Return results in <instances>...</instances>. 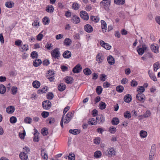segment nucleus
I'll return each mask as SVG.
<instances>
[{
  "label": "nucleus",
  "mask_w": 160,
  "mask_h": 160,
  "mask_svg": "<svg viewBox=\"0 0 160 160\" xmlns=\"http://www.w3.org/2000/svg\"><path fill=\"white\" fill-rule=\"evenodd\" d=\"M73 116V113L69 112L66 115L63 114L60 122V125L62 128L63 127V123H68Z\"/></svg>",
  "instance_id": "1"
},
{
  "label": "nucleus",
  "mask_w": 160,
  "mask_h": 160,
  "mask_svg": "<svg viewBox=\"0 0 160 160\" xmlns=\"http://www.w3.org/2000/svg\"><path fill=\"white\" fill-rule=\"evenodd\" d=\"M51 56L55 59H59L61 56L59 49L56 48L52 50L51 52Z\"/></svg>",
  "instance_id": "2"
},
{
  "label": "nucleus",
  "mask_w": 160,
  "mask_h": 160,
  "mask_svg": "<svg viewBox=\"0 0 160 160\" xmlns=\"http://www.w3.org/2000/svg\"><path fill=\"white\" fill-rule=\"evenodd\" d=\"M42 106L44 109H48L51 107V103L49 101H44L42 102Z\"/></svg>",
  "instance_id": "3"
},
{
  "label": "nucleus",
  "mask_w": 160,
  "mask_h": 160,
  "mask_svg": "<svg viewBox=\"0 0 160 160\" xmlns=\"http://www.w3.org/2000/svg\"><path fill=\"white\" fill-rule=\"evenodd\" d=\"M96 60L98 63H101L103 61L104 58L102 53H98L96 56Z\"/></svg>",
  "instance_id": "4"
},
{
  "label": "nucleus",
  "mask_w": 160,
  "mask_h": 160,
  "mask_svg": "<svg viewBox=\"0 0 160 160\" xmlns=\"http://www.w3.org/2000/svg\"><path fill=\"white\" fill-rule=\"evenodd\" d=\"M147 47L146 45L143 44L142 47L137 50V52L140 55H142L144 53L145 51L147 49Z\"/></svg>",
  "instance_id": "5"
},
{
  "label": "nucleus",
  "mask_w": 160,
  "mask_h": 160,
  "mask_svg": "<svg viewBox=\"0 0 160 160\" xmlns=\"http://www.w3.org/2000/svg\"><path fill=\"white\" fill-rule=\"evenodd\" d=\"M80 15L81 18L85 20H87L89 19V16L87 13L84 11H82L80 12Z\"/></svg>",
  "instance_id": "6"
},
{
  "label": "nucleus",
  "mask_w": 160,
  "mask_h": 160,
  "mask_svg": "<svg viewBox=\"0 0 160 160\" xmlns=\"http://www.w3.org/2000/svg\"><path fill=\"white\" fill-rule=\"evenodd\" d=\"M100 45L106 49L110 50L111 48V46L109 44L105 43L103 41L101 40L100 42Z\"/></svg>",
  "instance_id": "7"
},
{
  "label": "nucleus",
  "mask_w": 160,
  "mask_h": 160,
  "mask_svg": "<svg viewBox=\"0 0 160 160\" xmlns=\"http://www.w3.org/2000/svg\"><path fill=\"white\" fill-rule=\"evenodd\" d=\"M105 153L109 157H111L113 155H115V151L113 148H110L107 150Z\"/></svg>",
  "instance_id": "8"
},
{
  "label": "nucleus",
  "mask_w": 160,
  "mask_h": 160,
  "mask_svg": "<svg viewBox=\"0 0 160 160\" xmlns=\"http://www.w3.org/2000/svg\"><path fill=\"white\" fill-rule=\"evenodd\" d=\"M156 151V148L154 146H152L151 148V152H150L149 156V158L150 160H152V159L153 158V157L154 156V155L155 154Z\"/></svg>",
  "instance_id": "9"
},
{
  "label": "nucleus",
  "mask_w": 160,
  "mask_h": 160,
  "mask_svg": "<svg viewBox=\"0 0 160 160\" xmlns=\"http://www.w3.org/2000/svg\"><path fill=\"white\" fill-rule=\"evenodd\" d=\"M82 69L81 65L78 64L73 69L72 71L74 73H78L81 72Z\"/></svg>",
  "instance_id": "10"
},
{
  "label": "nucleus",
  "mask_w": 160,
  "mask_h": 160,
  "mask_svg": "<svg viewBox=\"0 0 160 160\" xmlns=\"http://www.w3.org/2000/svg\"><path fill=\"white\" fill-rule=\"evenodd\" d=\"M105 118L102 115H99L96 118L97 123H102L105 121Z\"/></svg>",
  "instance_id": "11"
},
{
  "label": "nucleus",
  "mask_w": 160,
  "mask_h": 160,
  "mask_svg": "<svg viewBox=\"0 0 160 160\" xmlns=\"http://www.w3.org/2000/svg\"><path fill=\"white\" fill-rule=\"evenodd\" d=\"M137 98L140 101L143 102L144 101L145 96L142 93H138L136 96Z\"/></svg>",
  "instance_id": "12"
},
{
  "label": "nucleus",
  "mask_w": 160,
  "mask_h": 160,
  "mask_svg": "<svg viewBox=\"0 0 160 160\" xmlns=\"http://www.w3.org/2000/svg\"><path fill=\"white\" fill-rule=\"evenodd\" d=\"M110 3V0H103L100 3L101 6L108 7L109 6Z\"/></svg>",
  "instance_id": "13"
},
{
  "label": "nucleus",
  "mask_w": 160,
  "mask_h": 160,
  "mask_svg": "<svg viewBox=\"0 0 160 160\" xmlns=\"http://www.w3.org/2000/svg\"><path fill=\"white\" fill-rule=\"evenodd\" d=\"M71 52L68 50L65 51L62 54V56L65 58H69L71 56Z\"/></svg>",
  "instance_id": "14"
},
{
  "label": "nucleus",
  "mask_w": 160,
  "mask_h": 160,
  "mask_svg": "<svg viewBox=\"0 0 160 160\" xmlns=\"http://www.w3.org/2000/svg\"><path fill=\"white\" fill-rule=\"evenodd\" d=\"M85 30L88 32H91L93 31L92 27L89 24H87L85 25L84 27Z\"/></svg>",
  "instance_id": "15"
},
{
  "label": "nucleus",
  "mask_w": 160,
  "mask_h": 160,
  "mask_svg": "<svg viewBox=\"0 0 160 160\" xmlns=\"http://www.w3.org/2000/svg\"><path fill=\"white\" fill-rule=\"evenodd\" d=\"M71 21L72 22L77 24L80 22V18L77 16L74 15L72 18Z\"/></svg>",
  "instance_id": "16"
},
{
  "label": "nucleus",
  "mask_w": 160,
  "mask_h": 160,
  "mask_svg": "<svg viewBox=\"0 0 160 160\" xmlns=\"http://www.w3.org/2000/svg\"><path fill=\"white\" fill-rule=\"evenodd\" d=\"M151 49L153 52L155 53L158 52V47L157 44H152L151 46Z\"/></svg>",
  "instance_id": "17"
},
{
  "label": "nucleus",
  "mask_w": 160,
  "mask_h": 160,
  "mask_svg": "<svg viewBox=\"0 0 160 160\" xmlns=\"http://www.w3.org/2000/svg\"><path fill=\"white\" fill-rule=\"evenodd\" d=\"M148 73L149 76L152 80L154 81H157V79L156 76L153 73L152 71L151 70H149L148 72Z\"/></svg>",
  "instance_id": "18"
},
{
  "label": "nucleus",
  "mask_w": 160,
  "mask_h": 160,
  "mask_svg": "<svg viewBox=\"0 0 160 160\" xmlns=\"http://www.w3.org/2000/svg\"><path fill=\"white\" fill-rule=\"evenodd\" d=\"M132 99L131 96L129 94L126 95L124 98V101L128 103L130 102Z\"/></svg>",
  "instance_id": "19"
},
{
  "label": "nucleus",
  "mask_w": 160,
  "mask_h": 160,
  "mask_svg": "<svg viewBox=\"0 0 160 160\" xmlns=\"http://www.w3.org/2000/svg\"><path fill=\"white\" fill-rule=\"evenodd\" d=\"M20 158L22 160H26L28 158V155L24 152H21L19 154Z\"/></svg>",
  "instance_id": "20"
},
{
  "label": "nucleus",
  "mask_w": 160,
  "mask_h": 160,
  "mask_svg": "<svg viewBox=\"0 0 160 160\" xmlns=\"http://www.w3.org/2000/svg\"><path fill=\"white\" fill-rule=\"evenodd\" d=\"M14 108L12 106H10L8 107L6 109V112L8 113L11 114L14 111Z\"/></svg>",
  "instance_id": "21"
},
{
  "label": "nucleus",
  "mask_w": 160,
  "mask_h": 160,
  "mask_svg": "<svg viewBox=\"0 0 160 160\" xmlns=\"http://www.w3.org/2000/svg\"><path fill=\"white\" fill-rule=\"evenodd\" d=\"M97 123V120L96 119L94 118H91L89 119L88 122V123L89 125H96Z\"/></svg>",
  "instance_id": "22"
},
{
  "label": "nucleus",
  "mask_w": 160,
  "mask_h": 160,
  "mask_svg": "<svg viewBox=\"0 0 160 160\" xmlns=\"http://www.w3.org/2000/svg\"><path fill=\"white\" fill-rule=\"evenodd\" d=\"M42 63V61L40 59L35 60L33 62V65L35 67L39 66Z\"/></svg>",
  "instance_id": "23"
},
{
  "label": "nucleus",
  "mask_w": 160,
  "mask_h": 160,
  "mask_svg": "<svg viewBox=\"0 0 160 160\" xmlns=\"http://www.w3.org/2000/svg\"><path fill=\"white\" fill-rule=\"evenodd\" d=\"M107 60L108 63L110 65H113L114 63V59L111 56H108Z\"/></svg>",
  "instance_id": "24"
},
{
  "label": "nucleus",
  "mask_w": 160,
  "mask_h": 160,
  "mask_svg": "<svg viewBox=\"0 0 160 160\" xmlns=\"http://www.w3.org/2000/svg\"><path fill=\"white\" fill-rule=\"evenodd\" d=\"M102 25V29L103 31L105 30V32L106 31L107 29V24L106 22L103 20H101V21Z\"/></svg>",
  "instance_id": "25"
},
{
  "label": "nucleus",
  "mask_w": 160,
  "mask_h": 160,
  "mask_svg": "<svg viewBox=\"0 0 160 160\" xmlns=\"http://www.w3.org/2000/svg\"><path fill=\"white\" fill-rule=\"evenodd\" d=\"M112 124L113 125H117L119 123V120L117 118H114L111 121Z\"/></svg>",
  "instance_id": "26"
},
{
  "label": "nucleus",
  "mask_w": 160,
  "mask_h": 160,
  "mask_svg": "<svg viewBox=\"0 0 160 160\" xmlns=\"http://www.w3.org/2000/svg\"><path fill=\"white\" fill-rule=\"evenodd\" d=\"M33 86L35 88H38L40 85V82L38 81H35L32 83Z\"/></svg>",
  "instance_id": "27"
},
{
  "label": "nucleus",
  "mask_w": 160,
  "mask_h": 160,
  "mask_svg": "<svg viewBox=\"0 0 160 160\" xmlns=\"http://www.w3.org/2000/svg\"><path fill=\"white\" fill-rule=\"evenodd\" d=\"M6 89L5 87L2 84L0 85V93L4 94L6 92Z\"/></svg>",
  "instance_id": "28"
},
{
  "label": "nucleus",
  "mask_w": 160,
  "mask_h": 160,
  "mask_svg": "<svg viewBox=\"0 0 160 160\" xmlns=\"http://www.w3.org/2000/svg\"><path fill=\"white\" fill-rule=\"evenodd\" d=\"M14 3L12 2H7L5 3V6L8 8H12L14 5Z\"/></svg>",
  "instance_id": "29"
},
{
  "label": "nucleus",
  "mask_w": 160,
  "mask_h": 160,
  "mask_svg": "<svg viewBox=\"0 0 160 160\" xmlns=\"http://www.w3.org/2000/svg\"><path fill=\"white\" fill-rule=\"evenodd\" d=\"M114 2L117 5H122L124 3L125 0H114Z\"/></svg>",
  "instance_id": "30"
},
{
  "label": "nucleus",
  "mask_w": 160,
  "mask_h": 160,
  "mask_svg": "<svg viewBox=\"0 0 160 160\" xmlns=\"http://www.w3.org/2000/svg\"><path fill=\"white\" fill-rule=\"evenodd\" d=\"M66 88V86L64 84L61 83L58 86V89L59 91L62 92Z\"/></svg>",
  "instance_id": "31"
},
{
  "label": "nucleus",
  "mask_w": 160,
  "mask_h": 160,
  "mask_svg": "<svg viewBox=\"0 0 160 160\" xmlns=\"http://www.w3.org/2000/svg\"><path fill=\"white\" fill-rule=\"evenodd\" d=\"M65 82L68 83H72L73 82V78H72L67 77L65 79Z\"/></svg>",
  "instance_id": "32"
},
{
  "label": "nucleus",
  "mask_w": 160,
  "mask_h": 160,
  "mask_svg": "<svg viewBox=\"0 0 160 160\" xmlns=\"http://www.w3.org/2000/svg\"><path fill=\"white\" fill-rule=\"evenodd\" d=\"M83 72L86 75H90L92 73L91 71L88 68H86L83 70Z\"/></svg>",
  "instance_id": "33"
},
{
  "label": "nucleus",
  "mask_w": 160,
  "mask_h": 160,
  "mask_svg": "<svg viewBox=\"0 0 160 160\" xmlns=\"http://www.w3.org/2000/svg\"><path fill=\"white\" fill-rule=\"evenodd\" d=\"M90 19L92 21H93L94 22L96 23L98 22L99 20V18L93 16H90Z\"/></svg>",
  "instance_id": "34"
},
{
  "label": "nucleus",
  "mask_w": 160,
  "mask_h": 160,
  "mask_svg": "<svg viewBox=\"0 0 160 160\" xmlns=\"http://www.w3.org/2000/svg\"><path fill=\"white\" fill-rule=\"evenodd\" d=\"M72 41L71 40L68 38H67L65 39L64 41V44L66 46H69L71 44Z\"/></svg>",
  "instance_id": "35"
},
{
  "label": "nucleus",
  "mask_w": 160,
  "mask_h": 160,
  "mask_svg": "<svg viewBox=\"0 0 160 160\" xmlns=\"http://www.w3.org/2000/svg\"><path fill=\"white\" fill-rule=\"evenodd\" d=\"M106 104L105 102H101L99 104V107L101 110H103L106 108Z\"/></svg>",
  "instance_id": "36"
},
{
  "label": "nucleus",
  "mask_w": 160,
  "mask_h": 160,
  "mask_svg": "<svg viewBox=\"0 0 160 160\" xmlns=\"http://www.w3.org/2000/svg\"><path fill=\"white\" fill-rule=\"evenodd\" d=\"M54 8L51 5L48 6L47 8L46 9V11L52 13L53 12Z\"/></svg>",
  "instance_id": "37"
},
{
  "label": "nucleus",
  "mask_w": 160,
  "mask_h": 160,
  "mask_svg": "<svg viewBox=\"0 0 160 160\" xmlns=\"http://www.w3.org/2000/svg\"><path fill=\"white\" fill-rule=\"evenodd\" d=\"M140 134L141 138H145L147 136V133L145 131L142 130L140 132Z\"/></svg>",
  "instance_id": "38"
},
{
  "label": "nucleus",
  "mask_w": 160,
  "mask_h": 160,
  "mask_svg": "<svg viewBox=\"0 0 160 160\" xmlns=\"http://www.w3.org/2000/svg\"><path fill=\"white\" fill-rule=\"evenodd\" d=\"M72 7L74 10H77L79 8V6L77 2H74L72 5Z\"/></svg>",
  "instance_id": "39"
},
{
  "label": "nucleus",
  "mask_w": 160,
  "mask_h": 160,
  "mask_svg": "<svg viewBox=\"0 0 160 160\" xmlns=\"http://www.w3.org/2000/svg\"><path fill=\"white\" fill-rule=\"evenodd\" d=\"M159 62H158L153 64L154 70L156 71L157 70L160 68V65Z\"/></svg>",
  "instance_id": "40"
},
{
  "label": "nucleus",
  "mask_w": 160,
  "mask_h": 160,
  "mask_svg": "<svg viewBox=\"0 0 160 160\" xmlns=\"http://www.w3.org/2000/svg\"><path fill=\"white\" fill-rule=\"evenodd\" d=\"M18 89L16 87H12L11 92V93L13 95H15L17 92Z\"/></svg>",
  "instance_id": "41"
},
{
  "label": "nucleus",
  "mask_w": 160,
  "mask_h": 160,
  "mask_svg": "<svg viewBox=\"0 0 160 160\" xmlns=\"http://www.w3.org/2000/svg\"><path fill=\"white\" fill-rule=\"evenodd\" d=\"M102 155L101 152L100 151H98L95 152L94 156L96 158H99Z\"/></svg>",
  "instance_id": "42"
},
{
  "label": "nucleus",
  "mask_w": 160,
  "mask_h": 160,
  "mask_svg": "<svg viewBox=\"0 0 160 160\" xmlns=\"http://www.w3.org/2000/svg\"><path fill=\"white\" fill-rule=\"evenodd\" d=\"M116 90L119 92H121L124 90V88L121 86H118L116 88Z\"/></svg>",
  "instance_id": "43"
},
{
  "label": "nucleus",
  "mask_w": 160,
  "mask_h": 160,
  "mask_svg": "<svg viewBox=\"0 0 160 160\" xmlns=\"http://www.w3.org/2000/svg\"><path fill=\"white\" fill-rule=\"evenodd\" d=\"M102 89L100 86H97L96 88V92L98 94H100L102 92Z\"/></svg>",
  "instance_id": "44"
},
{
  "label": "nucleus",
  "mask_w": 160,
  "mask_h": 160,
  "mask_svg": "<svg viewBox=\"0 0 160 160\" xmlns=\"http://www.w3.org/2000/svg\"><path fill=\"white\" fill-rule=\"evenodd\" d=\"M42 21L44 25H46L49 24V20L48 18L45 17L43 18Z\"/></svg>",
  "instance_id": "45"
},
{
  "label": "nucleus",
  "mask_w": 160,
  "mask_h": 160,
  "mask_svg": "<svg viewBox=\"0 0 160 160\" xmlns=\"http://www.w3.org/2000/svg\"><path fill=\"white\" fill-rule=\"evenodd\" d=\"M124 117L125 118H129L131 117V114L129 112L127 111L124 113Z\"/></svg>",
  "instance_id": "46"
},
{
  "label": "nucleus",
  "mask_w": 160,
  "mask_h": 160,
  "mask_svg": "<svg viewBox=\"0 0 160 160\" xmlns=\"http://www.w3.org/2000/svg\"><path fill=\"white\" fill-rule=\"evenodd\" d=\"M17 121V118L14 116L11 117L10 119V122L12 123H14L16 122Z\"/></svg>",
  "instance_id": "47"
},
{
  "label": "nucleus",
  "mask_w": 160,
  "mask_h": 160,
  "mask_svg": "<svg viewBox=\"0 0 160 160\" xmlns=\"http://www.w3.org/2000/svg\"><path fill=\"white\" fill-rule=\"evenodd\" d=\"M41 133L44 136H46L48 134V130L46 128H42L41 130Z\"/></svg>",
  "instance_id": "48"
},
{
  "label": "nucleus",
  "mask_w": 160,
  "mask_h": 160,
  "mask_svg": "<svg viewBox=\"0 0 160 160\" xmlns=\"http://www.w3.org/2000/svg\"><path fill=\"white\" fill-rule=\"evenodd\" d=\"M69 133H71L74 135L77 134L78 133H79L78 130L77 129H70L69 130Z\"/></svg>",
  "instance_id": "49"
},
{
  "label": "nucleus",
  "mask_w": 160,
  "mask_h": 160,
  "mask_svg": "<svg viewBox=\"0 0 160 160\" xmlns=\"http://www.w3.org/2000/svg\"><path fill=\"white\" fill-rule=\"evenodd\" d=\"M69 160H75V155L74 153H70L68 156Z\"/></svg>",
  "instance_id": "50"
},
{
  "label": "nucleus",
  "mask_w": 160,
  "mask_h": 160,
  "mask_svg": "<svg viewBox=\"0 0 160 160\" xmlns=\"http://www.w3.org/2000/svg\"><path fill=\"white\" fill-rule=\"evenodd\" d=\"M32 25L35 27H37L39 26V22L38 21V19H37L35 20L34 21V22L32 23Z\"/></svg>",
  "instance_id": "51"
},
{
  "label": "nucleus",
  "mask_w": 160,
  "mask_h": 160,
  "mask_svg": "<svg viewBox=\"0 0 160 160\" xmlns=\"http://www.w3.org/2000/svg\"><path fill=\"white\" fill-rule=\"evenodd\" d=\"M24 121L26 123L30 124L32 122V119L30 117H28L25 118Z\"/></svg>",
  "instance_id": "52"
},
{
  "label": "nucleus",
  "mask_w": 160,
  "mask_h": 160,
  "mask_svg": "<svg viewBox=\"0 0 160 160\" xmlns=\"http://www.w3.org/2000/svg\"><path fill=\"white\" fill-rule=\"evenodd\" d=\"M107 76L105 74H101L100 75V79L101 81L104 82L106 79Z\"/></svg>",
  "instance_id": "53"
},
{
  "label": "nucleus",
  "mask_w": 160,
  "mask_h": 160,
  "mask_svg": "<svg viewBox=\"0 0 160 160\" xmlns=\"http://www.w3.org/2000/svg\"><path fill=\"white\" fill-rule=\"evenodd\" d=\"M44 151V149H42V150H41V151L42 155V154H43V155L42 156V158H43L44 160H47L48 159V155L46 153H43V152Z\"/></svg>",
  "instance_id": "54"
},
{
  "label": "nucleus",
  "mask_w": 160,
  "mask_h": 160,
  "mask_svg": "<svg viewBox=\"0 0 160 160\" xmlns=\"http://www.w3.org/2000/svg\"><path fill=\"white\" fill-rule=\"evenodd\" d=\"M116 128L114 127H111L109 128V131L111 133L114 134L116 132Z\"/></svg>",
  "instance_id": "55"
},
{
  "label": "nucleus",
  "mask_w": 160,
  "mask_h": 160,
  "mask_svg": "<svg viewBox=\"0 0 160 160\" xmlns=\"http://www.w3.org/2000/svg\"><path fill=\"white\" fill-rule=\"evenodd\" d=\"M47 121L50 124L53 123L55 122V119L54 118L49 117L48 118Z\"/></svg>",
  "instance_id": "56"
},
{
  "label": "nucleus",
  "mask_w": 160,
  "mask_h": 160,
  "mask_svg": "<svg viewBox=\"0 0 160 160\" xmlns=\"http://www.w3.org/2000/svg\"><path fill=\"white\" fill-rule=\"evenodd\" d=\"M31 55L32 57L33 58H37L38 57L37 52L35 51L32 52Z\"/></svg>",
  "instance_id": "57"
},
{
  "label": "nucleus",
  "mask_w": 160,
  "mask_h": 160,
  "mask_svg": "<svg viewBox=\"0 0 160 160\" xmlns=\"http://www.w3.org/2000/svg\"><path fill=\"white\" fill-rule=\"evenodd\" d=\"M47 89L45 88L44 87L43 88L41 89L38 90V94L46 92L47 91Z\"/></svg>",
  "instance_id": "58"
},
{
  "label": "nucleus",
  "mask_w": 160,
  "mask_h": 160,
  "mask_svg": "<svg viewBox=\"0 0 160 160\" xmlns=\"http://www.w3.org/2000/svg\"><path fill=\"white\" fill-rule=\"evenodd\" d=\"M42 116L44 118L47 117L49 115V113L48 112L44 111L41 113Z\"/></svg>",
  "instance_id": "59"
},
{
  "label": "nucleus",
  "mask_w": 160,
  "mask_h": 160,
  "mask_svg": "<svg viewBox=\"0 0 160 160\" xmlns=\"http://www.w3.org/2000/svg\"><path fill=\"white\" fill-rule=\"evenodd\" d=\"M145 90L144 87L143 86L138 87L137 88V91H139L140 92H143Z\"/></svg>",
  "instance_id": "60"
},
{
  "label": "nucleus",
  "mask_w": 160,
  "mask_h": 160,
  "mask_svg": "<svg viewBox=\"0 0 160 160\" xmlns=\"http://www.w3.org/2000/svg\"><path fill=\"white\" fill-rule=\"evenodd\" d=\"M100 142V138L99 137H98L95 138L94 140V142L95 144H98Z\"/></svg>",
  "instance_id": "61"
},
{
  "label": "nucleus",
  "mask_w": 160,
  "mask_h": 160,
  "mask_svg": "<svg viewBox=\"0 0 160 160\" xmlns=\"http://www.w3.org/2000/svg\"><path fill=\"white\" fill-rule=\"evenodd\" d=\"M138 82L135 80H132L131 82V85L132 86L136 87L138 85Z\"/></svg>",
  "instance_id": "62"
},
{
  "label": "nucleus",
  "mask_w": 160,
  "mask_h": 160,
  "mask_svg": "<svg viewBox=\"0 0 160 160\" xmlns=\"http://www.w3.org/2000/svg\"><path fill=\"white\" fill-rule=\"evenodd\" d=\"M110 84L106 81L103 83V86L104 88H107L109 87Z\"/></svg>",
  "instance_id": "63"
},
{
  "label": "nucleus",
  "mask_w": 160,
  "mask_h": 160,
  "mask_svg": "<svg viewBox=\"0 0 160 160\" xmlns=\"http://www.w3.org/2000/svg\"><path fill=\"white\" fill-rule=\"evenodd\" d=\"M43 37V36L42 34L39 33L37 35V39L38 41H40L42 40Z\"/></svg>",
  "instance_id": "64"
}]
</instances>
